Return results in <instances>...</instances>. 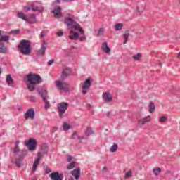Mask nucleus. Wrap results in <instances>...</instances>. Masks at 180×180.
Wrapping results in <instances>:
<instances>
[{
  "label": "nucleus",
  "mask_w": 180,
  "mask_h": 180,
  "mask_svg": "<svg viewBox=\"0 0 180 180\" xmlns=\"http://www.w3.org/2000/svg\"><path fill=\"white\" fill-rule=\"evenodd\" d=\"M64 2H72L74 0H63Z\"/></svg>",
  "instance_id": "obj_54"
},
{
  "label": "nucleus",
  "mask_w": 180,
  "mask_h": 180,
  "mask_svg": "<svg viewBox=\"0 0 180 180\" xmlns=\"http://www.w3.org/2000/svg\"><path fill=\"white\" fill-rule=\"evenodd\" d=\"M64 23L67 25L68 27H72L75 29V27L77 28L78 22L74 20V15H68V16L65 17Z\"/></svg>",
  "instance_id": "obj_3"
},
{
  "label": "nucleus",
  "mask_w": 180,
  "mask_h": 180,
  "mask_svg": "<svg viewBox=\"0 0 180 180\" xmlns=\"http://www.w3.org/2000/svg\"><path fill=\"white\" fill-rule=\"evenodd\" d=\"M132 58H134V60L135 61H139L140 60V58H141V53H137L135 54L132 56Z\"/></svg>",
  "instance_id": "obj_34"
},
{
  "label": "nucleus",
  "mask_w": 180,
  "mask_h": 180,
  "mask_svg": "<svg viewBox=\"0 0 180 180\" xmlns=\"http://www.w3.org/2000/svg\"><path fill=\"white\" fill-rule=\"evenodd\" d=\"M168 120V117L162 116L159 118V123H165Z\"/></svg>",
  "instance_id": "obj_32"
},
{
  "label": "nucleus",
  "mask_w": 180,
  "mask_h": 180,
  "mask_svg": "<svg viewBox=\"0 0 180 180\" xmlns=\"http://www.w3.org/2000/svg\"><path fill=\"white\" fill-rule=\"evenodd\" d=\"M49 176L52 180H63L64 178L63 174H60L58 172L51 173Z\"/></svg>",
  "instance_id": "obj_13"
},
{
  "label": "nucleus",
  "mask_w": 180,
  "mask_h": 180,
  "mask_svg": "<svg viewBox=\"0 0 180 180\" xmlns=\"http://www.w3.org/2000/svg\"><path fill=\"white\" fill-rule=\"evenodd\" d=\"M41 82H43V79L40 75L30 73L26 76L25 84L28 91H44L41 87L38 88L39 84Z\"/></svg>",
  "instance_id": "obj_1"
},
{
  "label": "nucleus",
  "mask_w": 180,
  "mask_h": 180,
  "mask_svg": "<svg viewBox=\"0 0 180 180\" xmlns=\"http://www.w3.org/2000/svg\"><path fill=\"white\" fill-rule=\"evenodd\" d=\"M123 29V23H117L115 26V30H122Z\"/></svg>",
  "instance_id": "obj_31"
},
{
  "label": "nucleus",
  "mask_w": 180,
  "mask_h": 180,
  "mask_svg": "<svg viewBox=\"0 0 180 180\" xmlns=\"http://www.w3.org/2000/svg\"><path fill=\"white\" fill-rule=\"evenodd\" d=\"M84 40H86V37L85 35L79 37V41H84Z\"/></svg>",
  "instance_id": "obj_45"
},
{
  "label": "nucleus",
  "mask_w": 180,
  "mask_h": 180,
  "mask_svg": "<svg viewBox=\"0 0 180 180\" xmlns=\"http://www.w3.org/2000/svg\"><path fill=\"white\" fill-rule=\"evenodd\" d=\"M78 37H79V34L78 32H75L73 30H71L69 35V39L70 40H78Z\"/></svg>",
  "instance_id": "obj_19"
},
{
  "label": "nucleus",
  "mask_w": 180,
  "mask_h": 180,
  "mask_svg": "<svg viewBox=\"0 0 180 180\" xmlns=\"http://www.w3.org/2000/svg\"><path fill=\"white\" fill-rule=\"evenodd\" d=\"M77 163L75 162H71L70 165H68L67 169H72L73 168H75V165Z\"/></svg>",
  "instance_id": "obj_36"
},
{
  "label": "nucleus",
  "mask_w": 180,
  "mask_h": 180,
  "mask_svg": "<svg viewBox=\"0 0 180 180\" xmlns=\"http://www.w3.org/2000/svg\"><path fill=\"white\" fill-rule=\"evenodd\" d=\"M155 112V105L153 104V103H149V112L150 113H154Z\"/></svg>",
  "instance_id": "obj_27"
},
{
  "label": "nucleus",
  "mask_w": 180,
  "mask_h": 180,
  "mask_svg": "<svg viewBox=\"0 0 180 180\" xmlns=\"http://www.w3.org/2000/svg\"><path fill=\"white\" fill-rule=\"evenodd\" d=\"M39 153H40L43 157L44 154H47V153H49V148L46 146H42L41 148V151Z\"/></svg>",
  "instance_id": "obj_26"
},
{
  "label": "nucleus",
  "mask_w": 180,
  "mask_h": 180,
  "mask_svg": "<svg viewBox=\"0 0 180 180\" xmlns=\"http://www.w3.org/2000/svg\"><path fill=\"white\" fill-rule=\"evenodd\" d=\"M74 159L72 156H69L68 158V162H71V161Z\"/></svg>",
  "instance_id": "obj_49"
},
{
  "label": "nucleus",
  "mask_w": 180,
  "mask_h": 180,
  "mask_svg": "<svg viewBox=\"0 0 180 180\" xmlns=\"http://www.w3.org/2000/svg\"><path fill=\"white\" fill-rule=\"evenodd\" d=\"M2 40L3 41H9V36L8 35H1L0 37V53L1 54H5L6 53L7 49L6 47H5V43L1 41Z\"/></svg>",
  "instance_id": "obj_5"
},
{
  "label": "nucleus",
  "mask_w": 180,
  "mask_h": 180,
  "mask_svg": "<svg viewBox=\"0 0 180 180\" xmlns=\"http://www.w3.org/2000/svg\"><path fill=\"white\" fill-rule=\"evenodd\" d=\"M129 36H130V32L129 30L125 31L124 34L122 35L123 38L124 39V44L127 43V40L129 39Z\"/></svg>",
  "instance_id": "obj_25"
},
{
  "label": "nucleus",
  "mask_w": 180,
  "mask_h": 180,
  "mask_svg": "<svg viewBox=\"0 0 180 180\" xmlns=\"http://www.w3.org/2000/svg\"><path fill=\"white\" fill-rule=\"evenodd\" d=\"M30 19H27V23L30 25H34V23H36V15L34 14L30 15Z\"/></svg>",
  "instance_id": "obj_23"
},
{
  "label": "nucleus",
  "mask_w": 180,
  "mask_h": 180,
  "mask_svg": "<svg viewBox=\"0 0 180 180\" xmlns=\"http://www.w3.org/2000/svg\"><path fill=\"white\" fill-rule=\"evenodd\" d=\"M25 146H27L30 151H34L36 150V140L30 139L26 143Z\"/></svg>",
  "instance_id": "obj_12"
},
{
  "label": "nucleus",
  "mask_w": 180,
  "mask_h": 180,
  "mask_svg": "<svg viewBox=\"0 0 180 180\" xmlns=\"http://www.w3.org/2000/svg\"><path fill=\"white\" fill-rule=\"evenodd\" d=\"M91 85H92V82L91 81V78L89 77L82 86V91L89 89V88H91Z\"/></svg>",
  "instance_id": "obj_16"
},
{
  "label": "nucleus",
  "mask_w": 180,
  "mask_h": 180,
  "mask_svg": "<svg viewBox=\"0 0 180 180\" xmlns=\"http://www.w3.org/2000/svg\"><path fill=\"white\" fill-rule=\"evenodd\" d=\"M6 80L8 85H10L11 86L13 85V78H12V76L11 75H7Z\"/></svg>",
  "instance_id": "obj_24"
},
{
  "label": "nucleus",
  "mask_w": 180,
  "mask_h": 180,
  "mask_svg": "<svg viewBox=\"0 0 180 180\" xmlns=\"http://www.w3.org/2000/svg\"><path fill=\"white\" fill-rule=\"evenodd\" d=\"M85 134L86 136H91V134H94V131H92V129L87 128V129L85 131Z\"/></svg>",
  "instance_id": "obj_37"
},
{
  "label": "nucleus",
  "mask_w": 180,
  "mask_h": 180,
  "mask_svg": "<svg viewBox=\"0 0 180 180\" xmlns=\"http://www.w3.org/2000/svg\"><path fill=\"white\" fill-rule=\"evenodd\" d=\"M107 116H108V117H112L113 114H112V112H107Z\"/></svg>",
  "instance_id": "obj_51"
},
{
  "label": "nucleus",
  "mask_w": 180,
  "mask_h": 180,
  "mask_svg": "<svg viewBox=\"0 0 180 180\" xmlns=\"http://www.w3.org/2000/svg\"><path fill=\"white\" fill-rule=\"evenodd\" d=\"M117 151V145L114 144L111 148H110V152L111 153H116Z\"/></svg>",
  "instance_id": "obj_38"
},
{
  "label": "nucleus",
  "mask_w": 180,
  "mask_h": 180,
  "mask_svg": "<svg viewBox=\"0 0 180 180\" xmlns=\"http://www.w3.org/2000/svg\"><path fill=\"white\" fill-rule=\"evenodd\" d=\"M32 11L33 12H41V13L44 12V8H43L42 6H36L34 4H32Z\"/></svg>",
  "instance_id": "obj_21"
},
{
  "label": "nucleus",
  "mask_w": 180,
  "mask_h": 180,
  "mask_svg": "<svg viewBox=\"0 0 180 180\" xmlns=\"http://www.w3.org/2000/svg\"><path fill=\"white\" fill-rule=\"evenodd\" d=\"M153 172L155 176H158L161 173V168L158 167L156 169H153Z\"/></svg>",
  "instance_id": "obj_33"
},
{
  "label": "nucleus",
  "mask_w": 180,
  "mask_h": 180,
  "mask_svg": "<svg viewBox=\"0 0 180 180\" xmlns=\"http://www.w3.org/2000/svg\"><path fill=\"white\" fill-rule=\"evenodd\" d=\"M30 101H31V102H35L36 101V97H34V96H30Z\"/></svg>",
  "instance_id": "obj_44"
},
{
  "label": "nucleus",
  "mask_w": 180,
  "mask_h": 180,
  "mask_svg": "<svg viewBox=\"0 0 180 180\" xmlns=\"http://www.w3.org/2000/svg\"><path fill=\"white\" fill-rule=\"evenodd\" d=\"M77 139L80 141H82V140H85V138L84 136H77Z\"/></svg>",
  "instance_id": "obj_48"
},
{
  "label": "nucleus",
  "mask_w": 180,
  "mask_h": 180,
  "mask_svg": "<svg viewBox=\"0 0 180 180\" xmlns=\"http://www.w3.org/2000/svg\"><path fill=\"white\" fill-rule=\"evenodd\" d=\"M103 32H104L103 28H100V29L98 30L97 36H98V37H99V36H103Z\"/></svg>",
  "instance_id": "obj_39"
},
{
  "label": "nucleus",
  "mask_w": 180,
  "mask_h": 180,
  "mask_svg": "<svg viewBox=\"0 0 180 180\" xmlns=\"http://www.w3.org/2000/svg\"><path fill=\"white\" fill-rule=\"evenodd\" d=\"M103 99L105 102L110 103L113 101V96H112V94L109 91H106L103 94Z\"/></svg>",
  "instance_id": "obj_15"
},
{
  "label": "nucleus",
  "mask_w": 180,
  "mask_h": 180,
  "mask_svg": "<svg viewBox=\"0 0 180 180\" xmlns=\"http://www.w3.org/2000/svg\"><path fill=\"white\" fill-rule=\"evenodd\" d=\"M131 176H133L131 171H129L125 174V178H131Z\"/></svg>",
  "instance_id": "obj_41"
},
{
  "label": "nucleus",
  "mask_w": 180,
  "mask_h": 180,
  "mask_svg": "<svg viewBox=\"0 0 180 180\" xmlns=\"http://www.w3.org/2000/svg\"><path fill=\"white\" fill-rule=\"evenodd\" d=\"M39 95H40L45 103V109H50V108H51V105H50V102L47 101V91H39Z\"/></svg>",
  "instance_id": "obj_6"
},
{
  "label": "nucleus",
  "mask_w": 180,
  "mask_h": 180,
  "mask_svg": "<svg viewBox=\"0 0 180 180\" xmlns=\"http://www.w3.org/2000/svg\"><path fill=\"white\" fill-rule=\"evenodd\" d=\"M78 26L77 28L75 27V30H78L80 33V34H82V36H85V32L84 31V30H82V28H81V25H79V24H78Z\"/></svg>",
  "instance_id": "obj_30"
},
{
  "label": "nucleus",
  "mask_w": 180,
  "mask_h": 180,
  "mask_svg": "<svg viewBox=\"0 0 180 180\" xmlns=\"http://www.w3.org/2000/svg\"><path fill=\"white\" fill-rule=\"evenodd\" d=\"M24 116L26 120H27L29 117L31 119V120H33L35 116L34 110L33 108L28 109L25 113Z\"/></svg>",
  "instance_id": "obj_9"
},
{
  "label": "nucleus",
  "mask_w": 180,
  "mask_h": 180,
  "mask_svg": "<svg viewBox=\"0 0 180 180\" xmlns=\"http://www.w3.org/2000/svg\"><path fill=\"white\" fill-rule=\"evenodd\" d=\"M71 175H72L74 178L70 177L69 180H78L79 179V176H81V168L77 167L70 172Z\"/></svg>",
  "instance_id": "obj_8"
},
{
  "label": "nucleus",
  "mask_w": 180,
  "mask_h": 180,
  "mask_svg": "<svg viewBox=\"0 0 180 180\" xmlns=\"http://www.w3.org/2000/svg\"><path fill=\"white\" fill-rule=\"evenodd\" d=\"M24 11H25V12H28V11H33V4H32L30 6L24 7Z\"/></svg>",
  "instance_id": "obj_35"
},
{
  "label": "nucleus",
  "mask_w": 180,
  "mask_h": 180,
  "mask_svg": "<svg viewBox=\"0 0 180 180\" xmlns=\"http://www.w3.org/2000/svg\"><path fill=\"white\" fill-rule=\"evenodd\" d=\"M72 139H78V136H77V132H73V134H72Z\"/></svg>",
  "instance_id": "obj_47"
},
{
  "label": "nucleus",
  "mask_w": 180,
  "mask_h": 180,
  "mask_svg": "<svg viewBox=\"0 0 180 180\" xmlns=\"http://www.w3.org/2000/svg\"><path fill=\"white\" fill-rule=\"evenodd\" d=\"M82 94H83V95H86V91H83Z\"/></svg>",
  "instance_id": "obj_56"
},
{
  "label": "nucleus",
  "mask_w": 180,
  "mask_h": 180,
  "mask_svg": "<svg viewBox=\"0 0 180 180\" xmlns=\"http://www.w3.org/2000/svg\"><path fill=\"white\" fill-rule=\"evenodd\" d=\"M55 18H63V13H61V7L57 6L52 11Z\"/></svg>",
  "instance_id": "obj_14"
},
{
  "label": "nucleus",
  "mask_w": 180,
  "mask_h": 180,
  "mask_svg": "<svg viewBox=\"0 0 180 180\" xmlns=\"http://www.w3.org/2000/svg\"><path fill=\"white\" fill-rule=\"evenodd\" d=\"M56 34L58 36V37H61L64 36V32H63V31H58V32H56Z\"/></svg>",
  "instance_id": "obj_43"
},
{
  "label": "nucleus",
  "mask_w": 180,
  "mask_h": 180,
  "mask_svg": "<svg viewBox=\"0 0 180 180\" xmlns=\"http://www.w3.org/2000/svg\"><path fill=\"white\" fill-rule=\"evenodd\" d=\"M18 16L20 19H22V20H25V22H27V16H26V15H25V13H18Z\"/></svg>",
  "instance_id": "obj_29"
},
{
  "label": "nucleus",
  "mask_w": 180,
  "mask_h": 180,
  "mask_svg": "<svg viewBox=\"0 0 180 180\" xmlns=\"http://www.w3.org/2000/svg\"><path fill=\"white\" fill-rule=\"evenodd\" d=\"M149 122H151V116L148 115L141 120H139L138 124L140 127H143L146 123H149Z\"/></svg>",
  "instance_id": "obj_11"
},
{
  "label": "nucleus",
  "mask_w": 180,
  "mask_h": 180,
  "mask_svg": "<svg viewBox=\"0 0 180 180\" xmlns=\"http://www.w3.org/2000/svg\"><path fill=\"white\" fill-rule=\"evenodd\" d=\"M70 72H71V69H70V68H66L60 75L61 79H65V78L70 75Z\"/></svg>",
  "instance_id": "obj_17"
},
{
  "label": "nucleus",
  "mask_w": 180,
  "mask_h": 180,
  "mask_svg": "<svg viewBox=\"0 0 180 180\" xmlns=\"http://www.w3.org/2000/svg\"><path fill=\"white\" fill-rule=\"evenodd\" d=\"M101 49L105 53H106V54H109V53H110V48L108 46V42L106 41L103 43Z\"/></svg>",
  "instance_id": "obj_20"
},
{
  "label": "nucleus",
  "mask_w": 180,
  "mask_h": 180,
  "mask_svg": "<svg viewBox=\"0 0 180 180\" xmlns=\"http://www.w3.org/2000/svg\"><path fill=\"white\" fill-rule=\"evenodd\" d=\"M18 49L23 56H30L32 53V46L30 42L26 39H22L18 45Z\"/></svg>",
  "instance_id": "obj_2"
},
{
  "label": "nucleus",
  "mask_w": 180,
  "mask_h": 180,
  "mask_svg": "<svg viewBox=\"0 0 180 180\" xmlns=\"http://www.w3.org/2000/svg\"><path fill=\"white\" fill-rule=\"evenodd\" d=\"M43 158V155L41 153H38V156L37 159L34 160L33 166H32V171L34 172L36 169H37V167H39V164H40V161Z\"/></svg>",
  "instance_id": "obj_10"
},
{
  "label": "nucleus",
  "mask_w": 180,
  "mask_h": 180,
  "mask_svg": "<svg viewBox=\"0 0 180 180\" xmlns=\"http://www.w3.org/2000/svg\"><path fill=\"white\" fill-rule=\"evenodd\" d=\"M103 169H106V167H104Z\"/></svg>",
  "instance_id": "obj_58"
},
{
  "label": "nucleus",
  "mask_w": 180,
  "mask_h": 180,
  "mask_svg": "<svg viewBox=\"0 0 180 180\" xmlns=\"http://www.w3.org/2000/svg\"><path fill=\"white\" fill-rule=\"evenodd\" d=\"M11 33H14L15 34H19L20 33V30H13L11 31Z\"/></svg>",
  "instance_id": "obj_42"
},
{
  "label": "nucleus",
  "mask_w": 180,
  "mask_h": 180,
  "mask_svg": "<svg viewBox=\"0 0 180 180\" xmlns=\"http://www.w3.org/2000/svg\"><path fill=\"white\" fill-rule=\"evenodd\" d=\"M53 64H54V59H51L49 60L48 65H53Z\"/></svg>",
  "instance_id": "obj_46"
},
{
  "label": "nucleus",
  "mask_w": 180,
  "mask_h": 180,
  "mask_svg": "<svg viewBox=\"0 0 180 180\" xmlns=\"http://www.w3.org/2000/svg\"><path fill=\"white\" fill-rule=\"evenodd\" d=\"M44 33H46V31H42L41 32L40 39H43V37H44Z\"/></svg>",
  "instance_id": "obj_50"
},
{
  "label": "nucleus",
  "mask_w": 180,
  "mask_h": 180,
  "mask_svg": "<svg viewBox=\"0 0 180 180\" xmlns=\"http://www.w3.org/2000/svg\"><path fill=\"white\" fill-rule=\"evenodd\" d=\"M1 74H2V68H0V75H1Z\"/></svg>",
  "instance_id": "obj_57"
},
{
  "label": "nucleus",
  "mask_w": 180,
  "mask_h": 180,
  "mask_svg": "<svg viewBox=\"0 0 180 180\" xmlns=\"http://www.w3.org/2000/svg\"><path fill=\"white\" fill-rule=\"evenodd\" d=\"M19 141H17L15 142V147L14 148V153L15 154H19L20 153V149L19 148Z\"/></svg>",
  "instance_id": "obj_28"
},
{
  "label": "nucleus",
  "mask_w": 180,
  "mask_h": 180,
  "mask_svg": "<svg viewBox=\"0 0 180 180\" xmlns=\"http://www.w3.org/2000/svg\"><path fill=\"white\" fill-rule=\"evenodd\" d=\"M58 129L57 128V127H53L52 128V133H56V131L58 130Z\"/></svg>",
  "instance_id": "obj_52"
},
{
  "label": "nucleus",
  "mask_w": 180,
  "mask_h": 180,
  "mask_svg": "<svg viewBox=\"0 0 180 180\" xmlns=\"http://www.w3.org/2000/svg\"><path fill=\"white\" fill-rule=\"evenodd\" d=\"M46 174H50V172H51V170H50V169H46Z\"/></svg>",
  "instance_id": "obj_53"
},
{
  "label": "nucleus",
  "mask_w": 180,
  "mask_h": 180,
  "mask_svg": "<svg viewBox=\"0 0 180 180\" xmlns=\"http://www.w3.org/2000/svg\"><path fill=\"white\" fill-rule=\"evenodd\" d=\"M22 162H23V158L19 157L15 158V164L16 167H22L23 165Z\"/></svg>",
  "instance_id": "obj_22"
},
{
  "label": "nucleus",
  "mask_w": 180,
  "mask_h": 180,
  "mask_svg": "<svg viewBox=\"0 0 180 180\" xmlns=\"http://www.w3.org/2000/svg\"><path fill=\"white\" fill-rule=\"evenodd\" d=\"M55 84L59 91H70L68 84L67 83L57 80L55 82Z\"/></svg>",
  "instance_id": "obj_7"
},
{
  "label": "nucleus",
  "mask_w": 180,
  "mask_h": 180,
  "mask_svg": "<svg viewBox=\"0 0 180 180\" xmlns=\"http://www.w3.org/2000/svg\"><path fill=\"white\" fill-rule=\"evenodd\" d=\"M70 127L68 124L67 123L63 124V130L67 131V130H70Z\"/></svg>",
  "instance_id": "obj_40"
},
{
  "label": "nucleus",
  "mask_w": 180,
  "mask_h": 180,
  "mask_svg": "<svg viewBox=\"0 0 180 180\" xmlns=\"http://www.w3.org/2000/svg\"><path fill=\"white\" fill-rule=\"evenodd\" d=\"M69 104L68 103L61 102L57 104L58 113L60 117H63L64 116V113L67 112V109H68Z\"/></svg>",
  "instance_id": "obj_4"
},
{
  "label": "nucleus",
  "mask_w": 180,
  "mask_h": 180,
  "mask_svg": "<svg viewBox=\"0 0 180 180\" xmlns=\"http://www.w3.org/2000/svg\"><path fill=\"white\" fill-rule=\"evenodd\" d=\"M46 50H47V43L43 42L38 53L40 56H44V54H46Z\"/></svg>",
  "instance_id": "obj_18"
},
{
  "label": "nucleus",
  "mask_w": 180,
  "mask_h": 180,
  "mask_svg": "<svg viewBox=\"0 0 180 180\" xmlns=\"http://www.w3.org/2000/svg\"><path fill=\"white\" fill-rule=\"evenodd\" d=\"M56 2L57 4H61V0H56Z\"/></svg>",
  "instance_id": "obj_55"
}]
</instances>
